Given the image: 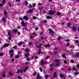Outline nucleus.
I'll use <instances>...</instances> for the list:
<instances>
[{
	"label": "nucleus",
	"instance_id": "1",
	"mask_svg": "<svg viewBox=\"0 0 79 79\" xmlns=\"http://www.w3.org/2000/svg\"><path fill=\"white\" fill-rule=\"evenodd\" d=\"M55 13V11H50L49 12L47 13L48 15H53Z\"/></svg>",
	"mask_w": 79,
	"mask_h": 79
},
{
	"label": "nucleus",
	"instance_id": "2",
	"mask_svg": "<svg viewBox=\"0 0 79 79\" xmlns=\"http://www.w3.org/2000/svg\"><path fill=\"white\" fill-rule=\"evenodd\" d=\"M53 77L55 78H56L58 76V74H57V72H55L53 75Z\"/></svg>",
	"mask_w": 79,
	"mask_h": 79
},
{
	"label": "nucleus",
	"instance_id": "3",
	"mask_svg": "<svg viewBox=\"0 0 79 79\" xmlns=\"http://www.w3.org/2000/svg\"><path fill=\"white\" fill-rule=\"evenodd\" d=\"M12 31L14 33H17L18 32V30L16 29H14L12 30Z\"/></svg>",
	"mask_w": 79,
	"mask_h": 79
},
{
	"label": "nucleus",
	"instance_id": "4",
	"mask_svg": "<svg viewBox=\"0 0 79 79\" xmlns=\"http://www.w3.org/2000/svg\"><path fill=\"white\" fill-rule=\"evenodd\" d=\"M23 19H25L26 21H27L28 19H29L28 18V17L24 15L23 17Z\"/></svg>",
	"mask_w": 79,
	"mask_h": 79
},
{
	"label": "nucleus",
	"instance_id": "5",
	"mask_svg": "<svg viewBox=\"0 0 79 79\" xmlns=\"http://www.w3.org/2000/svg\"><path fill=\"white\" fill-rule=\"evenodd\" d=\"M24 44V42L23 41H20L19 43L18 44V45L20 46L22 44Z\"/></svg>",
	"mask_w": 79,
	"mask_h": 79
},
{
	"label": "nucleus",
	"instance_id": "6",
	"mask_svg": "<svg viewBox=\"0 0 79 79\" xmlns=\"http://www.w3.org/2000/svg\"><path fill=\"white\" fill-rule=\"evenodd\" d=\"M9 45H10V44H4L3 45L4 48H5L6 47H8Z\"/></svg>",
	"mask_w": 79,
	"mask_h": 79
},
{
	"label": "nucleus",
	"instance_id": "7",
	"mask_svg": "<svg viewBox=\"0 0 79 79\" xmlns=\"http://www.w3.org/2000/svg\"><path fill=\"white\" fill-rule=\"evenodd\" d=\"M24 21H22L21 23V24L22 26H26V23H24Z\"/></svg>",
	"mask_w": 79,
	"mask_h": 79
},
{
	"label": "nucleus",
	"instance_id": "8",
	"mask_svg": "<svg viewBox=\"0 0 79 79\" xmlns=\"http://www.w3.org/2000/svg\"><path fill=\"white\" fill-rule=\"evenodd\" d=\"M72 29L73 30V31H76L77 29V28H76V27H73Z\"/></svg>",
	"mask_w": 79,
	"mask_h": 79
},
{
	"label": "nucleus",
	"instance_id": "9",
	"mask_svg": "<svg viewBox=\"0 0 79 79\" xmlns=\"http://www.w3.org/2000/svg\"><path fill=\"white\" fill-rule=\"evenodd\" d=\"M46 18H47V19H52V18L51 17H50L48 16H46Z\"/></svg>",
	"mask_w": 79,
	"mask_h": 79
},
{
	"label": "nucleus",
	"instance_id": "10",
	"mask_svg": "<svg viewBox=\"0 0 79 79\" xmlns=\"http://www.w3.org/2000/svg\"><path fill=\"white\" fill-rule=\"evenodd\" d=\"M9 74L10 76H13V74H12V73L11 72H9Z\"/></svg>",
	"mask_w": 79,
	"mask_h": 79
},
{
	"label": "nucleus",
	"instance_id": "11",
	"mask_svg": "<svg viewBox=\"0 0 79 79\" xmlns=\"http://www.w3.org/2000/svg\"><path fill=\"white\" fill-rule=\"evenodd\" d=\"M48 30L49 31H50V32H49V34H50L51 32L52 33V32H53V31H52V29H49Z\"/></svg>",
	"mask_w": 79,
	"mask_h": 79
},
{
	"label": "nucleus",
	"instance_id": "12",
	"mask_svg": "<svg viewBox=\"0 0 79 79\" xmlns=\"http://www.w3.org/2000/svg\"><path fill=\"white\" fill-rule=\"evenodd\" d=\"M9 52L10 53H13V50H10L9 51Z\"/></svg>",
	"mask_w": 79,
	"mask_h": 79
},
{
	"label": "nucleus",
	"instance_id": "13",
	"mask_svg": "<svg viewBox=\"0 0 79 79\" xmlns=\"http://www.w3.org/2000/svg\"><path fill=\"white\" fill-rule=\"evenodd\" d=\"M36 74H37V72H35L34 73H33L32 74V76L34 75V76H35L36 75Z\"/></svg>",
	"mask_w": 79,
	"mask_h": 79
},
{
	"label": "nucleus",
	"instance_id": "14",
	"mask_svg": "<svg viewBox=\"0 0 79 79\" xmlns=\"http://www.w3.org/2000/svg\"><path fill=\"white\" fill-rule=\"evenodd\" d=\"M50 44H48L47 45H44V46L45 47H50Z\"/></svg>",
	"mask_w": 79,
	"mask_h": 79
},
{
	"label": "nucleus",
	"instance_id": "15",
	"mask_svg": "<svg viewBox=\"0 0 79 79\" xmlns=\"http://www.w3.org/2000/svg\"><path fill=\"white\" fill-rule=\"evenodd\" d=\"M75 56H76V57H77V58H79V53H77L76 55H75Z\"/></svg>",
	"mask_w": 79,
	"mask_h": 79
},
{
	"label": "nucleus",
	"instance_id": "16",
	"mask_svg": "<svg viewBox=\"0 0 79 79\" xmlns=\"http://www.w3.org/2000/svg\"><path fill=\"white\" fill-rule=\"evenodd\" d=\"M56 14L58 16L61 15V13L60 12H56Z\"/></svg>",
	"mask_w": 79,
	"mask_h": 79
},
{
	"label": "nucleus",
	"instance_id": "17",
	"mask_svg": "<svg viewBox=\"0 0 79 79\" xmlns=\"http://www.w3.org/2000/svg\"><path fill=\"white\" fill-rule=\"evenodd\" d=\"M41 63L42 65H44V61L43 60H42L41 62Z\"/></svg>",
	"mask_w": 79,
	"mask_h": 79
},
{
	"label": "nucleus",
	"instance_id": "18",
	"mask_svg": "<svg viewBox=\"0 0 79 79\" xmlns=\"http://www.w3.org/2000/svg\"><path fill=\"white\" fill-rule=\"evenodd\" d=\"M64 75L63 74H61V73H60V77H63L64 76Z\"/></svg>",
	"mask_w": 79,
	"mask_h": 79
},
{
	"label": "nucleus",
	"instance_id": "19",
	"mask_svg": "<svg viewBox=\"0 0 79 79\" xmlns=\"http://www.w3.org/2000/svg\"><path fill=\"white\" fill-rule=\"evenodd\" d=\"M71 23H69L68 24H67L66 25L67 26L69 27V26H71Z\"/></svg>",
	"mask_w": 79,
	"mask_h": 79
},
{
	"label": "nucleus",
	"instance_id": "20",
	"mask_svg": "<svg viewBox=\"0 0 79 79\" xmlns=\"http://www.w3.org/2000/svg\"><path fill=\"white\" fill-rule=\"evenodd\" d=\"M4 14L5 15H8V14H7V12L5 10L4 11Z\"/></svg>",
	"mask_w": 79,
	"mask_h": 79
},
{
	"label": "nucleus",
	"instance_id": "21",
	"mask_svg": "<svg viewBox=\"0 0 79 79\" xmlns=\"http://www.w3.org/2000/svg\"><path fill=\"white\" fill-rule=\"evenodd\" d=\"M61 56L64 58H66V56L64 55H62Z\"/></svg>",
	"mask_w": 79,
	"mask_h": 79
},
{
	"label": "nucleus",
	"instance_id": "22",
	"mask_svg": "<svg viewBox=\"0 0 79 79\" xmlns=\"http://www.w3.org/2000/svg\"><path fill=\"white\" fill-rule=\"evenodd\" d=\"M61 39V37L59 36V37H58V38L57 39V40H60Z\"/></svg>",
	"mask_w": 79,
	"mask_h": 79
},
{
	"label": "nucleus",
	"instance_id": "23",
	"mask_svg": "<svg viewBox=\"0 0 79 79\" xmlns=\"http://www.w3.org/2000/svg\"><path fill=\"white\" fill-rule=\"evenodd\" d=\"M3 5H4V3L0 4V7H2Z\"/></svg>",
	"mask_w": 79,
	"mask_h": 79
},
{
	"label": "nucleus",
	"instance_id": "24",
	"mask_svg": "<svg viewBox=\"0 0 79 79\" xmlns=\"http://www.w3.org/2000/svg\"><path fill=\"white\" fill-rule=\"evenodd\" d=\"M29 12H30V13H31V12H32V11H33V9H30L29 10Z\"/></svg>",
	"mask_w": 79,
	"mask_h": 79
},
{
	"label": "nucleus",
	"instance_id": "25",
	"mask_svg": "<svg viewBox=\"0 0 79 79\" xmlns=\"http://www.w3.org/2000/svg\"><path fill=\"white\" fill-rule=\"evenodd\" d=\"M8 35H9V36H10V37H11V33L8 32Z\"/></svg>",
	"mask_w": 79,
	"mask_h": 79
},
{
	"label": "nucleus",
	"instance_id": "26",
	"mask_svg": "<svg viewBox=\"0 0 79 79\" xmlns=\"http://www.w3.org/2000/svg\"><path fill=\"white\" fill-rule=\"evenodd\" d=\"M42 78V77H40V76L39 77H37V79H40Z\"/></svg>",
	"mask_w": 79,
	"mask_h": 79
},
{
	"label": "nucleus",
	"instance_id": "27",
	"mask_svg": "<svg viewBox=\"0 0 79 79\" xmlns=\"http://www.w3.org/2000/svg\"><path fill=\"white\" fill-rule=\"evenodd\" d=\"M48 77V74H46L45 77V79H47Z\"/></svg>",
	"mask_w": 79,
	"mask_h": 79
},
{
	"label": "nucleus",
	"instance_id": "28",
	"mask_svg": "<svg viewBox=\"0 0 79 79\" xmlns=\"http://www.w3.org/2000/svg\"><path fill=\"white\" fill-rule=\"evenodd\" d=\"M19 55H17L15 57V58H19Z\"/></svg>",
	"mask_w": 79,
	"mask_h": 79
},
{
	"label": "nucleus",
	"instance_id": "29",
	"mask_svg": "<svg viewBox=\"0 0 79 79\" xmlns=\"http://www.w3.org/2000/svg\"><path fill=\"white\" fill-rule=\"evenodd\" d=\"M0 56H3V53H0Z\"/></svg>",
	"mask_w": 79,
	"mask_h": 79
},
{
	"label": "nucleus",
	"instance_id": "30",
	"mask_svg": "<svg viewBox=\"0 0 79 79\" xmlns=\"http://www.w3.org/2000/svg\"><path fill=\"white\" fill-rule=\"evenodd\" d=\"M29 54V53H27V54H26V55H25V57H27V56H28V55Z\"/></svg>",
	"mask_w": 79,
	"mask_h": 79
},
{
	"label": "nucleus",
	"instance_id": "31",
	"mask_svg": "<svg viewBox=\"0 0 79 79\" xmlns=\"http://www.w3.org/2000/svg\"><path fill=\"white\" fill-rule=\"evenodd\" d=\"M75 75V76H76V75H77L79 74V73H76V72H75L74 73Z\"/></svg>",
	"mask_w": 79,
	"mask_h": 79
},
{
	"label": "nucleus",
	"instance_id": "32",
	"mask_svg": "<svg viewBox=\"0 0 79 79\" xmlns=\"http://www.w3.org/2000/svg\"><path fill=\"white\" fill-rule=\"evenodd\" d=\"M54 61H55V62H56L57 63H58V62H59V60H55Z\"/></svg>",
	"mask_w": 79,
	"mask_h": 79
},
{
	"label": "nucleus",
	"instance_id": "33",
	"mask_svg": "<svg viewBox=\"0 0 79 79\" xmlns=\"http://www.w3.org/2000/svg\"><path fill=\"white\" fill-rule=\"evenodd\" d=\"M39 69L40 70L41 72H42V69L41 67L39 68Z\"/></svg>",
	"mask_w": 79,
	"mask_h": 79
},
{
	"label": "nucleus",
	"instance_id": "34",
	"mask_svg": "<svg viewBox=\"0 0 79 79\" xmlns=\"http://www.w3.org/2000/svg\"><path fill=\"white\" fill-rule=\"evenodd\" d=\"M37 19V18H36L35 16H34L33 18V19Z\"/></svg>",
	"mask_w": 79,
	"mask_h": 79
},
{
	"label": "nucleus",
	"instance_id": "35",
	"mask_svg": "<svg viewBox=\"0 0 79 79\" xmlns=\"http://www.w3.org/2000/svg\"><path fill=\"white\" fill-rule=\"evenodd\" d=\"M2 21L3 22H5V21H6V20L5 19V18H3Z\"/></svg>",
	"mask_w": 79,
	"mask_h": 79
},
{
	"label": "nucleus",
	"instance_id": "36",
	"mask_svg": "<svg viewBox=\"0 0 79 79\" xmlns=\"http://www.w3.org/2000/svg\"><path fill=\"white\" fill-rule=\"evenodd\" d=\"M18 79H23V77H19V76H18Z\"/></svg>",
	"mask_w": 79,
	"mask_h": 79
},
{
	"label": "nucleus",
	"instance_id": "37",
	"mask_svg": "<svg viewBox=\"0 0 79 79\" xmlns=\"http://www.w3.org/2000/svg\"><path fill=\"white\" fill-rule=\"evenodd\" d=\"M32 6V5L31 4H29V7L30 8H31V7Z\"/></svg>",
	"mask_w": 79,
	"mask_h": 79
},
{
	"label": "nucleus",
	"instance_id": "38",
	"mask_svg": "<svg viewBox=\"0 0 79 79\" xmlns=\"http://www.w3.org/2000/svg\"><path fill=\"white\" fill-rule=\"evenodd\" d=\"M70 61L71 63H74V60H71Z\"/></svg>",
	"mask_w": 79,
	"mask_h": 79
},
{
	"label": "nucleus",
	"instance_id": "39",
	"mask_svg": "<svg viewBox=\"0 0 79 79\" xmlns=\"http://www.w3.org/2000/svg\"><path fill=\"white\" fill-rule=\"evenodd\" d=\"M33 5L32 6L33 7H35V3L33 4Z\"/></svg>",
	"mask_w": 79,
	"mask_h": 79
},
{
	"label": "nucleus",
	"instance_id": "40",
	"mask_svg": "<svg viewBox=\"0 0 79 79\" xmlns=\"http://www.w3.org/2000/svg\"><path fill=\"white\" fill-rule=\"evenodd\" d=\"M27 61H31V59H30V58H27Z\"/></svg>",
	"mask_w": 79,
	"mask_h": 79
},
{
	"label": "nucleus",
	"instance_id": "41",
	"mask_svg": "<svg viewBox=\"0 0 79 79\" xmlns=\"http://www.w3.org/2000/svg\"><path fill=\"white\" fill-rule=\"evenodd\" d=\"M5 76H6V75L5 74H3L2 76V77H5Z\"/></svg>",
	"mask_w": 79,
	"mask_h": 79
},
{
	"label": "nucleus",
	"instance_id": "42",
	"mask_svg": "<svg viewBox=\"0 0 79 79\" xmlns=\"http://www.w3.org/2000/svg\"><path fill=\"white\" fill-rule=\"evenodd\" d=\"M13 48L14 49H17V47H16V46H14L13 47Z\"/></svg>",
	"mask_w": 79,
	"mask_h": 79
},
{
	"label": "nucleus",
	"instance_id": "43",
	"mask_svg": "<svg viewBox=\"0 0 79 79\" xmlns=\"http://www.w3.org/2000/svg\"><path fill=\"white\" fill-rule=\"evenodd\" d=\"M32 45V43L31 42H29L28 43V45Z\"/></svg>",
	"mask_w": 79,
	"mask_h": 79
},
{
	"label": "nucleus",
	"instance_id": "44",
	"mask_svg": "<svg viewBox=\"0 0 79 79\" xmlns=\"http://www.w3.org/2000/svg\"><path fill=\"white\" fill-rule=\"evenodd\" d=\"M52 34H51V35H50V36H51V35L52 36V35H54V34H55V33H54V32H52Z\"/></svg>",
	"mask_w": 79,
	"mask_h": 79
},
{
	"label": "nucleus",
	"instance_id": "45",
	"mask_svg": "<svg viewBox=\"0 0 79 79\" xmlns=\"http://www.w3.org/2000/svg\"><path fill=\"white\" fill-rule=\"evenodd\" d=\"M59 65H60V64L59 63L56 64V66H59Z\"/></svg>",
	"mask_w": 79,
	"mask_h": 79
},
{
	"label": "nucleus",
	"instance_id": "46",
	"mask_svg": "<svg viewBox=\"0 0 79 79\" xmlns=\"http://www.w3.org/2000/svg\"><path fill=\"white\" fill-rule=\"evenodd\" d=\"M30 39H33V37L32 36H30Z\"/></svg>",
	"mask_w": 79,
	"mask_h": 79
},
{
	"label": "nucleus",
	"instance_id": "47",
	"mask_svg": "<svg viewBox=\"0 0 79 79\" xmlns=\"http://www.w3.org/2000/svg\"><path fill=\"white\" fill-rule=\"evenodd\" d=\"M72 69V70H74V71H76V69L75 68H73Z\"/></svg>",
	"mask_w": 79,
	"mask_h": 79
},
{
	"label": "nucleus",
	"instance_id": "48",
	"mask_svg": "<svg viewBox=\"0 0 79 79\" xmlns=\"http://www.w3.org/2000/svg\"><path fill=\"white\" fill-rule=\"evenodd\" d=\"M23 19H24L23 18H19L20 20H22V21H23Z\"/></svg>",
	"mask_w": 79,
	"mask_h": 79
},
{
	"label": "nucleus",
	"instance_id": "49",
	"mask_svg": "<svg viewBox=\"0 0 79 79\" xmlns=\"http://www.w3.org/2000/svg\"><path fill=\"white\" fill-rule=\"evenodd\" d=\"M75 43H76V44H77V43H79V41H78V40H76Z\"/></svg>",
	"mask_w": 79,
	"mask_h": 79
},
{
	"label": "nucleus",
	"instance_id": "50",
	"mask_svg": "<svg viewBox=\"0 0 79 79\" xmlns=\"http://www.w3.org/2000/svg\"><path fill=\"white\" fill-rule=\"evenodd\" d=\"M65 41H66V42H69V39L65 40Z\"/></svg>",
	"mask_w": 79,
	"mask_h": 79
},
{
	"label": "nucleus",
	"instance_id": "51",
	"mask_svg": "<svg viewBox=\"0 0 79 79\" xmlns=\"http://www.w3.org/2000/svg\"><path fill=\"white\" fill-rule=\"evenodd\" d=\"M6 1V0H3L2 1V2L3 3H5V2Z\"/></svg>",
	"mask_w": 79,
	"mask_h": 79
},
{
	"label": "nucleus",
	"instance_id": "52",
	"mask_svg": "<svg viewBox=\"0 0 79 79\" xmlns=\"http://www.w3.org/2000/svg\"><path fill=\"white\" fill-rule=\"evenodd\" d=\"M49 57H50L49 56H47L45 58V59H48V58H49Z\"/></svg>",
	"mask_w": 79,
	"mask_h": 79
},
{
	"label": "nucleus",
	"instance_id": "53",
	"mask_svg": "<svg viewBox=\"0 0 79 79\" xmlns=\"http://www.w3.org/2000/svg\"><path fill=\"white\" fill-rule=\"evenodd\" d=\"M67 46H69V45H70V43H67Z\"/></svg>",
	"mask_w": 79,
	"mask_h": 79
},
{
	"label": "nucleus",
	"instance_id": "54",
	"mask_svg": "<svg viewBox=\"0 0 79 79\" xmlns=\"http://www.w3.org/2000/svg\"><path fill=\"white\" fill-rule=\"evenodd\" d=\"M23 70H19V72H20V73H23Z\"/></svg>",
	"mask_w": 79,
	"mask_h": 79
},
{
	"label": "nucleus",
	"instance_id": "55",
	"mask_svg": "<svg viewBox=\"0 0 79 79\" xmlns=\"http://www.w3.org/2000/svg\"><path fill=\"white\" fill-rule=\"evenodd\" d=\"M25 69H26L27 70V69H28V66H26V67H25Z\"/></svg>",
	"mask_w": 79,
	"mask_h": 79
},
{
	"label": "nucleus",
	"instance_id": "56",
	"mask_svg": "<svg viewBox=\"0 0 79 79\" xmlns=\"http://www.w3.org/2000/svg\"><path fill=\"white\" fill-rule=\"evenodd\" d=\"M15 60V59H11V61L12 62H14V60Z\"/></svg>",
	"mask_w": 79,
	"mask_h": 79
},
{
	"label": "nucleus",
	"instance_id": "57",
	"mask_svg": "<svg viewBox=\"0 0 79 79\" xmlns=\"http://www.w3.org/2000/svg\"><path fill=\"white\" fill-rule=\"evenodd\" d=\"M10 56L11 58H12L13 56V54H10Z\"/></svg>",
	"mask_w": 79,
	"mask_h": 79
},
{
	"label": "nucleus",
	"instance_id": "58",
	"mask_svg": "<svg viewBox=\"0 0 79 79\" xmlns=\"http://www.w3.org/2000/svg\"><path fill=\"white\" fill-rule=\"evenodd\" d=\"M50 66H53V64H49Z\"/></svg>",
	"mask_w": 79,
	"mask_h": 79
},
{
	"label": "nucleus",
	"instance_id": "59",
	"mask_svg": "<svg viewBox=\"0 0 79 79\" xmlns=\"http://www.w3.org/2000/svg\"><path fill=\"white\" fill-rule=\"evenodd\" d=\"M18 34L19 35H20V32L18 31Z\"/></svg>",
	"mask_w": 79,
	"mask_h": 79
},
{
	"label": "nucleus",
	"instance_id": "60",
	"mask_svg": "<svg viewBox=\"0 0 79 79\" xmlns=\"http://www.w3.org/2000/svg\"><path fill=\"white\" fill-rule=\"evenodd\" d=\"M19 73V70H18V71L16 72L17 73Z\"/></svg>",
	"mask_w": 79,
	"mask_h": 79
},
{
	"label": "nucleus",
	"instance_id": "61",
	"mask_svg": "<svg viewBox=\"0 0 79 79\" xmlns=\"http://www.w3.org/2000/svg\"><path fill=\"white\" fill-rule=\"evenodd\" d=\"M25 4H26V5H27V3H28L26 1L25 2Z\"/></svg>",
	"mask_w": 79,
	"mask_h": 79
},
{
	"label": "nucleus",
	"instance_id": "62",
	"mask_svg": "<svg viewBox=\"0 0 79 79\" xmlns=\"http://www.w3.org/2000/svg\"><path fill=\"white\" fill-rule=\"evenodd\" d=\"M64 63L65 64H66V63L67 62H66V60H64Z\"/></svg>",
	"mask_w": 79,
	"mask_h": 79
},
{
	"label": "nucleus",
	"instance_id": "63",
	"mask_svg": "<svg viewBox=\"0 0 79 79\" xmlns=\"http://www.w3.org/2000/svg\"><path fill=\"white\" fill-rule=\"evenodd\" d=\"M35 31H37V30H38V28L37 27H36L35 28Z\"/></svg>",
	"mask_w": 79,
	"mask_h": 79
},
{
	"label": "nucleus",
	"instance_id": "64",
	"mask_svg": "<svg viewBox=\"0 0 79 79\" xmlns=\"http://www.w3.org/2000/svg\"><path fill=\"white\" fill-rule=\"evenodd\" d=\"M26 52H28V51H29V49L27 48L26 49Z\"/></svg>",
	"mask_w": 79,
	"mask_h": 79
}]
</instances>
